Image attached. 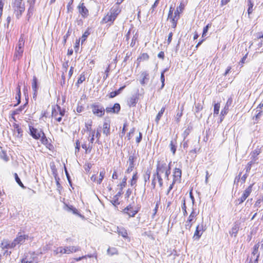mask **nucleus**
<instances>
[{"label":"nucleus","mask_w":263,"mask_h":263,"mask_svg":"<svg viewBox=\"0 0 263 263\" xmlns=\"http://www.w3.org/2000/svg\"><path fill=\"white\" fill-rule=\"evenodd\" d=\"M183 107L182 106L181 108L180 111L177 112L176 114V121L177 123H179L180 121V118L183 115Z\"/></svg>","instance_id":"46"},{"label":"nucleus","mask_w":263,"mask_h":263,"mask_svg":"<svg viewBox=\"0 0 263 263\" xmlns=\"http://www.w3.org/2000/svg\"><path fill=\"white\" fill-rule=\"evenodd\" d=\"M82 147L85 151V154H88L90 153L92 151V145L90 143H87V141L83 142L82 144Z\"/></svg>","instance_id":"25"},{"label":"nucleus","mask_w":263,"mask_h":263,"mask_svg":"<svg viewBox=\"0 0 263 263\" xmlns=\"http://www.w3.org/2000/svg\"><path fill=\"white\" fill-rule=\"evenodd\" d=\"M13 127L14 130H16V132L17 133L18 136L22 137L23 135V130L22 129L19 124L17 123H14Z\"/></svg>","instance_id":"37"},{"label":"nucleus","mask_w":263,"mask_h":263,"mask_svg":"<svg viewBox=\"0 0 263 263\" xmlns=\"http://www.w3.org/2000/svg\"><path fill=\"white\" fill-rule=\"evenodd\" d=\"M220 107V104L219 102H217L214 105V110L213 114L214 115H218L219 112V109Z\"/></svg>","instance_id":"41"},{"label":"nucleus","mask_w":263,"mask_h":263,"mask_svg":"<svg viewBox=\"0 0 263 263\" xmlns=\"http://www.w3.org/2000/svg\"><path fill=\"white\" fill-rule=\"evenodd\" d=\"M174 9L172 7H170L168 13L167 20L171 23L172 27L175 29L179 19V17L173 14Z\"/></svg>","instance_id":"11"},{"label":"nucleus","mask_w":263,"mask_h":263,"mask_svg":"<svg viewBox=\"0 0 263 263\" xmlns=\"http://www.w3.org/2000/svg\"><path fill=\"white\" fill-rule=\"evenodd\" d=\"M28 239L29 236L28 234H25L24 232H18L16 237L14 239L13 241L16 246V245L24 244L26 240Z\"/></svg>","instance_id":"13"},{"label":"nucleus","mask_w":263,"mask_h":263,"mask_svg":"<svg viewBox=\"0 0 263 263\" xmlns=\"http://www.w3.org/2000/svg\"><path fill=\"white\" fill-rule=\"evenodd\" d=\"M151 174V172L149 170H147L145 171V174L144 175V179L145 182L149 181Z\"/></svg>","instance_id":"53"},{"label":"nucleus","mask_w":263,"mask_h":263,"mask_svg":"<svg viewBox=\"0 0 263 263\" xmlns=\"http://www.w3.org/2000/svg\"><path fill=\"white\" fill-rule=\"evenodd\" d=\"M198 214L195 211V210L193 209L189 216H188L186 221H185L184 227L186 230H191L193 224L197 220V216Z\"/></svg>","instance_id":"8"},{"label":"nucleus","mask_w":263,"mask_h":263,"mask_svg":"<svg viewBox=\"0 0 263 263\" xmlns=\"http://www.w3.org/2000/svg\"><path fill=\"white\" fill-rule=\"evenodd\" d=\"M137 155L135 154H134L132 155L129 156L128 157L129 165L135 166V163L137 160Z\"/></svg>","instance_id":"38"},{"label":"nucleus","mask_w":263,"mask_h":263,"mask_svg":"<svg viewBox=\"0 0 263 263\" xmlns=\"http://www.w3.org/2000/svg\"><path fill=\"white\" fill-rule=\"evenodd\" d=\"M100 137H101V133L100 132V130L97 129V130L96 132L95 138L97 139L96 142L99 144L100 143Z\"/></svg>","instance_id":"59"},{"label":"nucleus","mask_w":263,"mask_h":263,"mask_svg":"<svg viewBox=\"0 0 263 263\" xmlns=\"http://www.w3.org/2000/svg\"><path fill=\"white\" fill-rule=\"evenodd\" d=\"M140 208L135 209L133 206L129 204L123 210L124 214L127 215L129 217H134L138 213Z\"/></svg>","instance_id":"14"},{"label":"nucleus","mask_w":263,"mask_h":263,"mask_svg":"<svg viewBox=\"0 0 263 263\" xmlns=\"http://www.w3.org/2000/svg\"><path fill=\"white\" fill-rule=\"evenodd\" d=\"M139 99V94L137 93L133 95L127 101V105L129 107H135L138 102Z\"/></svg>","instance_id":"20"},{"label":"nucleus","mask_w":263,"mask_h":263,"mask_svg":"<svg viewBox=\"0 0 263 263\" xmlns=\"http://www.w3.org/2000/svg\"><path fill=\"white\" fill-rule=\"evenodd\" d=\"M89 32L88 31H85L83 34L82 36V43L86 40V38L89 35Z\"/></svg>","instance_id":"64"},{"label":"nucleus","mask_w":263,"mask_h":263,"mask_svg":"<svg viewBox=\"0 0 263 263\" xmlns=\"http://www.w3.org/2000/svg\"><path fill=\"white\" fill-rule=\"evenodd\" d=\"M206 229V226L203 223L198 224L193 236L194 240H198Z\"/></svg>","instance_id":"9"},{"label":"nucleus","mask_w":263,"mask_h":263,"mask_svg":"<svg viewBox=\"0 0 263 263\" xmlns=\"http://www.w3.org/2000/svg\"><path fill=\"white\" fill-rule=\"evenodd\" d=\"M107 253L111 256L118 254V250L116 248L110 247L107 249Z\"/></svg>","instance_id":"44"},{"label":"nucleus","mask_w":263,"mask_h":263,"mask_svg":"<svg viewBox=\"0 0 263 263\" xmlns=\"http://www.w3.org/2000/svg\"><path fill=\"white\" fill-rule=\"evenodd\" d=\"M122 194H123V192L119 191V192L114 196L111 202L114 205H117L120 204L119 199V198L122 195Z\"/></svg>","instance_id":"29"},{"label":"nucleus","mask_w":263,"mask_h":263,"mask_svg":"<svg viewBox=\"0 0 263 263\" xmlns=\"http://www.w3.org/2000/svg\"><path fill=\"white\" fill-rule=\"evenodd\" d=\"M186 3L187 1H186L185 3H183L182 1H181L179 5L176 8V9L178 10L180 13H182L184 9L185 6L186 4Z\"/></svg>","instance_id":"43"},{"label":"nucleus","mask_w":263,"mask_h":263,"mask_svg":"<svg viewBox=\"0 0 263 263\" xmlns=\"http://www.w3.org/2000/svg\"><path fill=\"white\" fill-rule=\"evenodd\" d=\"M65 110L62 109L59 105L52 108L51 116L58 122L62 121V117L65 115Z\"/></svg>","instance_id":"7"},{"label":"nucleus","mask_w":263,"mask_h":263,"mask_svg":"<svg viewBox=\"0 0 263 263\" xmlns=\"http://www.w3.org/2000/svg\"><path fill=\"white\" fill-rule=\"evenodd\" d=\"M175 143L176 142H174L173 141H171L170 144L171 151L174 155L175 154L176 151V146L175 145Z\"/></svg>","instance_id":"51"},{"label":"nucleus","mask_w":263,"mask_h":263,"mask_svg":"<svg viewBox=\"0 0 263 263\" xmlns=\"http://www.w3.org/2000/svg\"><path fill=\"white\" fill-rule=\"evenodd\" d=\"M173 180L174 183H180L181 181L182 171L180 168L175 167L173 171Z\"/></svg>","instance_id":"15"},{"label":"nucleus","mask_w":263,"mask_h":263,"mask_svg":"<svg viewBox=\"0 0 263 263\" xmlns=\"http://www.w3.org/2000/svg\"><path fill=\"white\" fill-rule=\"evenodd\" d=\"M92 122L90 121L89 122L85 123V127L87 132H90L92 129Z\"/></svg>","instance_id":"50"},{"label":"nucleus","mask_w":263,"mask_h":263,"mask_svg":"<svg viewBox=\"0 0 263 263\" xmlns=\"http://www.w3.org/2000/svg\"><path fill=\"white\" fill-rule=\"evenodd\" d=\"M171 162H168L166 158H159L157 161L156 172L153 175L151 185L153 189H155L156 185V180H157L159 185L162 187L163 185V181L162 178V175L168 179V177L171 174Z\"/></svg>","instance_id":"1"},{"label":"nucleus","mask_w":263,"mask_h":263,"mask_svg":"<svg viewBox=\"0 0 263 263\" xmlns=\"http://www.w3.org/2000/svg\"><path fill=\"white\" fill-rule=\"evenodd\" d=\"M121 110V106L119 103H116L112 107H107L105 111L108 114H118Z\"/></svg>","instance_id":"18"},{"label":"nucleus","mask_w":263,"mask_h":263,"mask_svg":"<svg viewBox=\"0 0 263 263\" xmlns=\"http://www.w3.org/2000/svg\"><path fill=\"white\" fill-rule=\"evenodd\" d=\"M127 126H128V125L126 122L124 123L123 126L122 128V132L121 133V136H120L121 137H123L125 135L126 130V127H127Z\"/></svg>","instance_id":"62"},{"label":"nucleus","mask_w":263,"mask_h":263,"mask_svg":"<svg viewBox=\"0 0 263 263\" xmlns=\"http://www.w3.org/2000/svg\"><path fill=\"white\" fill-rule=\"evenodd\" d=\"M16 89H17V94L15 97V99L17 100V103L14 105V106L18 105L21 103V86L20 85H18Z\"/></svg>","instance_id":"33"},{"label":"nucleus","mask_w":263,"mask_h":263,"mask_svg":"<svg viewBox=\"0 0 263 263\" xmlns=\"http://www.w3.org/2000/svg\"><path fill=\"white\" fill-rule=\"evenodd\" d=\"M14 176L16 182L18 184V185L20 186H21L22 187L25 188V187L24 186V184H23V183L21 181L20 179L19 178L17 173H15L14 174Z\"/></svg>","instance_id":"48"},{"label":"nucleus","mask_w":263,"mask_h":263,"mask_svg":"<svg viewBox=\"0 0 263 263\" xmlns=\"http://www.w3.org/2000/svg\"><path fill=\"white\" fill-rule=\"evenodd\" d=\"M126 180H127V178L126 176H125L123 179H122V180L121 181V182H120L118 186H120V191H121V192H123V189L124 187H125L126 185Z\"/></svg>","instance_id":"42"},{"label":"nucleus","mask_w":263,"mask_h":263,"mask_svg":"<svg viewBox=\"0 0 263 263\" xmlns=\"http://www.w3.org/2000/svg\"><path fill=\"white\" fill-rule=\"evenodd\" d=\"M229 105H225L224 108L221 110L220 115L222 117H224L228 112Z\"/></svg>","instance_id":"56"},{"label":"nucleus","mask_w":263,"mask_h":263,"mask_svg":"<svg viewBox=\"0 0 263 263\" xmlns=\"http://www.w3.org/2000/svg\"><path fill=\"white\" fill-rule=\"evenodd\" d=\"M66 207L68 211H71L74 214H79L78 210L72 205H66Z\"/></svg>","instance_id":"45"},{"label":"nucleus","mask_w":263,"mask_h":263,"mask_svg":"<svg viewBox=\"0 0 263 263\" xmlns=\"http://www.w3.org/2000/svg\"><path fill=\"white\" fill-rule=\"evenodd\" d=\"M138 172L137 171H136L134 173V174H133L132 178L129 181L130 186H133L134 185H136L137 180H138Z\"/></svg>","instance_id":"32"},{"label":"nucleus","mask_w":263,"mask_h":263,"mask_svg":"<svg viewBox=\"0 0 263 263\" xmlns=\"http://www.w3.org/2000/svg\"><path fill=\"white\" fill-rule=\"evenodd\" d=\"M78 9L79 13L83 18H86L89 15V11L85 6L84 3H81L78 6Z\"/></svg>","instance_id":"17"},{"label":"nucleus","mask_w":263,"mask_h":263,"mask_svg":"<svg viewBox=\"0 0 263 263\" xmlns=\"http://www.w3.org/2000/svg\"><path fill=\"white\" fill-rule=\"evenodd\" d=\"M254 42L256 44V50L259 52H263V39H255Z\"/></svg>","instance_id":"27"},{"label":"nucleus","mask_w":263,"mask_h":263,"mask_svg":"<svg viewBox=\"0 0 263 263\" xmlns=\"http://www.w3.org/2000/svg\"><path fill=\"white\" fill-rule=\"evenodd\" d=\"M117 233L119 235L121 236L124 239L127 240L129 242L130 241V239L128 236L127 231L124 227H117Z\"/></svg>","instance_id":"19"},{"label":"nucleus","mask_w":263,"mask_h":263,"mask_svg":"<svg viewBox=\"0 0 263 263\" xmlns=\"http://www.w3.org/2000/svg\"><path fill=\"white\" fill-rule=\"evenodd\" d=\"M40 139L41 143L45 145L47 149L50 151H53L54 149L53 144L48 140L45 133L42 134Z\"/></svg>","instance_id":"16"},{"label":"nucleus","mask_w":263,"mask_h":263,"mask_svg":"<svg viewBox=\"0 0 263 263\" xmlns=\"http://www.w3.org/2000/svg\"><path fill=\"white\" fill-rule=\"evenodd\" d=\"M25 42V38L24 34H21L19 39L18 44L15 47L13 55V61L19 60L23 56L24 52V47Z\"/></svg>","instance_id":"3"},{"label":"nucleus","mask_w":263,"mask_h":263,"mask_svg":"<svg viewBox=\"0 0 263 263\" xmlns=\"http://www.w3.org/2000/svg\"><path fill=\"white\" fill-rule=\"evenodd\" d=\"M31 86L33 91V97L35 98L36 97L38 90L37 79L35 76L33 77Z\"/></svg>","instance_id":"24"},{"label":"nucleus","mask_w":263,"mask_h":263,"mask_svg":"<svg viewBox=\"0 0 263 263\" xmlns=\"http://www.w3.org/2000/svg\"><path fill=\"white\" fill-rule=\"evenodd\" d=\"M21 263H38L37 258L34 253L31 254L30 256H25L21 259Z\"/></svg>","instance_id":"21"},{"label":"nucleus","mask_w":263,"mask_h":263,"mask_svg":"<svg viewBox=\"0 0 263 263\" xmlns=\"http://www.w3.org/2000/svg\"><path fill=\"white\" fill-rule=\"evenodd\" d=\"M29 134L35 140H39L42 136V134H44V132L42 129H37L34 127L29 125Z\"/></svg>","instance_id":"12"},{"label":"nucleus","mask_w":263,"mask_h":263,"mask_svg":"<svg viewBox=\"0 0 263 263\" xmlns=\"http://www.w3.org/2000/svg\"><path fill=\"white\" fill-rule=\"evenodd\" d=\"M105 175V171L103 168L100 172L99 174V178L97 180V184H100L104 178Z\"/></svg>","instance_id":"40"},{"label":"nucleus","mask_w":263,"mask_h":263,"mask_svg":"<svg viewBox=\"0 0 263 263\" xmlns=\"http://www.w3.org/2000/svg\"><path fill=\"white\" fill-rule=\"evenodd\" d=\"M92 114L96 117L102 118L105 115V109L99 103H95L90 106Z\"/></svg>","instance_id":"6"},{"label":"nucleus","mask_w":263,"mask_h":263,"mask_svg":"<svg viewBox=\"0 0 263 263\" xmlns=\"http://www.w3.org/2000/svg\"><path fill=\"white\" fill-rule=\"evenodd\" d=\"M73 3V0H70L67 5V9L68 12H71L73 10L72 5Z\"/></svg>","instance_id":"57"},{"label":"nucleus","mask_w":263,"mask_h":263,"mask_svg":"<svg viewBox=\"0 0 263 263\" xmlns=\"http://www.w3.org/2000/svg\"><path fill=\"white\" fill-rule=\"evenodd\" d=\"M80 149V142L79 140H77L76 142V146L74 149L75 154H77L79 153Z\"/></svg>","instance_id":"52"},{"label":"nucleus","mask_w":263,"mask_h":263,"mask_svg":"<svg viewBox=\"0 0 263 263\" xmlns=\"http://www.w3.org/2000/svg\"><path fill=\"white\" fill-rule=\"evenodd\" d=\"M85 73L83 72L81 73V74L80 75V77L78 78L76 85L77 86V87H79L80 84H82L84 81H85Z\"/></svg>","instance_id":"36"},{"label":"nucleus","mask_w":263,"mask_h":263,"mask_svg":"<svg viewBox=\"0 0 263 263\" xmlns=\"http://www.w3.org/2000/svg\"><path fill=\"white\" fill-rule=\"evenodd\" d=\"M92 257V255L91 254H90V255H84V256L77 257V258H74L73 260L75 261H79L83 259H86L87 257L91 258Z\"/></svg>","instance_id":"55"},{"label":"nucleus","mask_w":263,"mask_h":263,"mask_svg":"<svg viewBox=\"0 0 263 263\" xmlns=\"http://www.w3.org/2000/svg\"><path fill=\"white\" fill-rule=\"evenodd\" d=\"M259 247V243H257L254 246L253 251H252V254L256 255L258 253Z\"/></svg>","instance_id":"60"},{"label":"nucleus","mask_w":263,"mask_h":263,"mask_svg":"<svg viewBox=\"0 0 263 263\" xmlns=\"http://www.w3.org/2000/svg\"><path fill=\"white\" fill-rule=\"evenodd\" d=\"M80 250V249L79 247L76 246H68L64 248L59 247L53 251V254L54 255H61L63 254H70L77 252Z\"/></svg>","instance_id":"5"},{"label":"nucleus","mask_w":263,"mask_h":263,"mask_svg":"<svg viewBox=\"0 0 263 263\" xmlns=\"http://www.w3.org/2000/svg\"><path fill=\"white\" fill-rule=\"evenodd\" d=\"M25 105V104L20 106L18 108L16 109L15 110H13L12 112L11 117L14 121H16V119L14 117L15 115L20 114L23 111V110L24 109Z\"/></svg>","instance_id":"31"},{"label":"nucleus","mask_w":263,"mask_h":263,"mask_svg":"<svg viewBox=\"0 0 263 263\" xmlns=\"http://www.w3.org/2000/svg\"><path fill=\"white\" fill-rule=\"evenodd\" d=\"M1 247L2 249H12L15 247V245L13 241L11 242L7 239H4L1 243Z\"/></svg>","instance_id":"22"},{"label":"nucleus","mask_w":263,"mask_h":263,"mask_svg":"<svg viewBox=\"0 0 263 263\" xmlns=\"http://www.w3.org/2000/svg\"><path fill=\"white\" fill-rule=\"evenodd\" d=\"M253 185V184H252L251 185H250L248 188H247L245 191H244L243 194L242 195V196L243 197H244L246 199H247L249 196V195H250L251 192H252V186Z\"/></svg>","instance_id":"34"},{"label":"nucleus","mask_w":263,"mask_h":263,"mask_svg":"<svg viewBox=\"0 0 263 263\" xmlns=\"http://www.w3.org/2000/svg\"><path fill=\"white\" fill-rule=\"evenodd\" d=\"M121 12V9L119 6H114L112 7L107 14L103 17L101 23L102 24L109 23L110 25L113 24Z\"/></svg>","instance_id":"2"},{"label":"nucleus","mask_w":263,"mask_h":263,"mask_svg":"<svg viewBox=\"0 0 263 263\" xmlns=\"http://www.w3.org/2000/svg\"><path fill=\"white\" fill-rule=\"evenodd\" d=\"M137 40H138V35H137L136 34L135 35H134V36L132 38L131 43L130 44V46L132 47H134L137 42Z\"/></svg>","instance_id":"54"},{"label":"nucleus","mask_w":263,"mask_h":263,"mask_svg":"<svg viewBox=\"0 0 263 263\" xmlns=\"http://www.w3.org/2000/svg\"><path fill=\"white\" fill-rule=\"evenodd\" d=\"M71 33V32L70 31V30L69 29L68 31L67 32L66 34L64 36L63 39V43L64 44H65L67 41V40L68 37L70 36Z\"/></svg>","instance_id":"63"},{"label":"nucleus","mask_w":263,"mask_h":263,"mask_svg":"<svg viewBox=\"0 0 263 263\" xmlns=\"http://www.w3.org/2000/svg\"><path fill=\"white\" fill-rule=\"evenodd\" d=\"M203 109V105L200 103H198L195 105V111L196 112H199Z\"/></svg>","instance_id":"61"},{"label":"nucleus","mask_w":263,"mask_h":263,"mask_svg":"<svg viewBox=\"0 0 263 263\" xmlns=\"http://www.w3.org/2000/svg\"><path fill=\"white\" fill-rule=\"evenodd\" d=\"M248 15H250L253 11V3L252 2H248Z\"/></svg>","instance_id":"47"},{"label":"nucleus","mask_w":263,"mask_h":263,"mask_svg":"<svg viewBox=\"0 0 263 263\" xmlns=\"http://www.w3.org/2000/svg\"><path fill=\"white\" fill-rule=\"evenodd\" d=\"M239 230V224L235 222L233 226V227L231 229V231L230 232V234L231 236H234L236 237L238 232Z\"/></svg>","instance_id":"30"},{"label":"nucleus","mask_w":263,"mask_h":263,"mask_svg":"<svg viewBox=\"0 0 263 263\" xmlns=\"http://www.w3.org/2000/svg\"><path fill=\"white\" fill-rule=\"evenodd\" d=\"M261 152V148L257 147L251 153V159L252 161H255L257 159L258 156Z\"/></svg>","instance_id":"28"},{"label":"nucleus","mask_w":263,"mask_h":263,"mask_svg":"<svg viewBox=\"0 0 263 263\" xmlns=\"http://www.w3.org/2000/svg\"><path fill=\"white\" fill-rule=\"evenodd\" d=\"M23 0H13L12 7L17 18H19L25 10Z\"/></svg>","instance_id":"4"},{"label":"nucleus","mask_w":263,"mask_h":263,"mask_svg":"<svg viewBox=\"0 0 263 263\" xmlns=\"http://www.w3.org/2000/svg\"><path fill=\"white\" fill-rule=\"evenodd\" d=\"M211 26V23H209L208 24H207L203 29V32H202V36H204V35H206V33L208 32V29L209 28H210Z\"/></svg>","instance_id":"58"},{"label":"nucleus","mask_w":263,"mask_h":263,"mask_svg":"<svg viewBox=\"0 0 263 263\" xmlns=\"http://www.w3.org/2000/svg\"><path fill=\"white\" fill-rule=\"evenodd\" d=\"M165 107L163 106L161 108V110L158 113V114L156 117V119H155L156 122L157 123H158L159 121H160L161 118L163 114L164 113V112L165 111Z\"/></svg>","instance_id":"39"},{"label":"nucleus","mask_w":263,"mask_h":263,"mask_svg":"<svg viewBox=\"0 0 263 263\" xmlns=\"http://www.w3.org/2000/svg\"><path fill=\"white\" fill-rule=\"evenodd\" d=\"M110 123L107 122H104L103 124L102 132L103 134L106 136H108L110 135Z\"/></svg>","instance_id":"26"},{"label":"nucleus","mask_w":263,"mask_h":263,"mask_svg":"<svg viewBox=\"0 0 263 263\" xmlns=\"http://www.w3.org/2000/svg\"><path fill=\"white\" fill-rule=\"evenodd\" d=\"M135 132V128L134 127L130 129L129 132H128L126 136L128 140H130V139H132Z\"/></svg>","instance_id":"49"},{"label":"nucleus","mask_w":263,"mask_h":263,"mask_svg":"<svg viewBox=\"0 0 263 263\" xmlns=\"http://www.w3.org/2000/svg\"><path fill=\"white\" fill-rule=\"evenodd\" d=\"M142 79L140 81V83L142 85H144L145 83V80H148L149 78V74L147 71H143L141 74Z\"/></svg>","instance_id":"35"},{"label":"nucleus","mask_w":263,"mask_h":263,"mask_svg":"<svg viewBox=\"0 0 263 263\" xmlns=\"http://www.w3.org/2000/svg\"><path fill=\"white\" fill-rule=\"evenodd\" d=\"M174 9L172 7H170L168 13L167 20L171 23L172 27L175 29L179 19V17L173 14Z\"/></svg>","instance_id":"10"},{"label":"nucleus","mask_w":263,"mask_h":263,"mask_svg":"<svg viewBox=\"0 0 263 263\" xmlns=\"http://www.w3.org/2000/svg\"><path fill=\"white\" fill-rule=\"evenodd\" d=\"M149 59V55L147 53H142L137 59V67H138L141 62L147 61Z\"/></svg>","instance_id":"23"}]
</instances>
